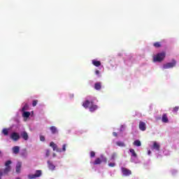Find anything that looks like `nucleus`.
I'll use <instances>...</instances> for the list:
<instances>
[{
	"label": "nucleus",
	"instance_id": "1a4fd4ad",
	"mask_svg": "<svg viewBox=\"0 0 179 179\" xmlns=\"http://www.w3.org/2000/svg\"><path fill=\"white\" fill-rule=\"evenodd\" d=\"M10 139H12L13 141L16 142V141H19V139H20V136L19 135V134H17L16 132H13L10 135Z\"/></svg>",
	"mask_w": 179,
	"mask_h": 179
},
{
	"label": "nucleus",
	"instance_id": "4be33fe9",
	"mask_svg": "<svg viewBox=\"0 0 179 179\" xmlns=\"http://www.w3.org/2000/svg\"><path fill=\"white\" fill-rule=\"evenodd\" d=\"M116 145L117 146H120V148L125 147V143H124V142H122V141H117V142H116Z\"/></svg>",
	"mask_w": 179,
	"mask_h": 179
},
{
	"label": "nucleus",
	"instance_id": "cd10ccee",
	"mask_svg": "<svg viewBox=\"0 0 179 179\" xmlns=\"http://www.w3.org/2000/svg\"><path fill=\"white\" fill-rule=\"evenodd\" d=\"M37 103H38V100H34L32 101V106L33 107H36L37 106Z\"/></svg>",
	"mask_w": 179,
	"mask_h": 179
},
{
	"label": "nucleus",
	"instance_id": "ea45409f",
	"mask_svg": "<svg viewBox=\"0 0 179 179\" xmlns=\"http://www.w3.org/2000/svg\"><path fill=\"white\" fill-rule=\"evenodd\" d=\"M120 131H122V129H120Z\"/></svg>",
	"mask_w": 179,
	"mask_h": 179
},
{
	"label": "nucleus",
	"instance_id": "4c0bfd02",
	"mask_svg": "<svg viewBox=\"0 0 179 179\" xmlns=\"http://www.w3.org/2000/svg\"><path fill=\"white\" fill-rule=\"evenodd\" d=\"M1 153H2V152L0 151V155H1Z\"/></svg>",
	"mask_w": 179,
	"mask_h": 179
},
{
	"label": "nucleus",
	"instance_id": "9b49d317",
	"mask_svg": "<svg viewBox=\"0 0 179 179\" xmlns=\"http://www.w3.org/2000/svg\"><path fill=\"white\" fill-rule=\"evenodd\" d=\"M21 137L22 139H24V141H29V134L27 131H22L21 133Z\"/></svg>",
	"mask_w": 179,
	"mask_h": 179
},
{
	"label": "nucleus",
	"instance_id": "4468645a",
	"mask_svg": "<svg viewBox=\"0 0 179 179\" xmlns=\"http://www.w3.org/2000/svg\"><path fill=\"white\" fill-rule=\"evenodd\" d=\"M48 166L50 170H55V165H54L53 163L51 162V161H48Z\"/></svg>",
	"mask_w": 179,
	"mask_h": 179
},
{
	"label": "nucleus",
	"instance_id": "5701e85b",
	"mask_svg": "<svg viewBox=\"0 0 179 179\" xmlns=\"http://www.w3.org/2000/svg\"><path fill=\"white\" fill-rule=\"evenodd\" d=\"M22 117H24V118H29V117H30V112L24 111Z\"/></svg>",
	"mask_w": 179,
	"mask_h": 179
},
{
	"label": "nucleus",
	"instance_id": "0eeeda50",
	"mask_svg": "<svg viewBox=\"0 0 179 179\" xmlns=\"http://www.w3.org/2000/svg\"><path fill=\"white\" fill-rule=\"evenodd\" d=\"M177 64V62L176 60L173 59L172 62L166 63L164 64L163 68L164 69H170V68H174Z\"/></svg>",
	"mask_w": 179,
	"mask_h": 179
},
{
	"label": "nucleus",
	"instance_id": "2f4dec72",
	"mask_svg": "<svg viewBox=\"0 0 179 179\" xmlns=\"http://www.w3.org/2000/svg\"><path fill=\"white\" fill-rule=\"evenodd\" d=\"M108 166L109 167H115V163H109Z\"/></svg>",
	"mask_w": 179,
	"mask_h": 179
},
{
	"label": "nucleus",
	"instance_id": "f257e3e1",
	"mask_svg": "<svg viewBox=\"0 0 179 179\" xmlns=\"http://www.w3.org/2000/svg\"><path fill=\"white\" fill-rule=\"evenodd\" d=\"M83 107L84 108H90V113H94L97 108H99V106L97 105H94V99H87L85 101L84 103H83Z\"/></svg>",
	"mask_w": 179,
	"mask_h": 179
},
{
	"label": "nucleus",
	"instance_id": "f3484780",
	"mask_svg": "<svg viewBox=\"0 0 179 179\" xmlns=\"http://www.w3.org/2000/svg\"><path fill=\"white\" fill-rule=\"evenodd\" d=\"M92 64L94 65V66H100V65H101V62L100 61L93 59Z\"/></svg>",
	"mask_w": 179,
	"mask_h": 179
},
{
	"label": "nucleus",
	"instance_id": "393cba45",
	"mask_svg": "<svg viewBox=\"0 0 179 179\" xmlns=\"http://www.w3.org/2000/svg\"><path fill=\"white\" fill-rule=\"evenodd\" d=\"M153 45L155 47V48H160V47H162L160 42H155Z\"/></svg>",
	"mask_w": 179,
	"mask_h": 179
},
{
	"label": "nucleus",
	"instance_id": "72a5a7b5",
	"mask_svg": "<svg viewBox=\"0 0 179 179\" xmlns=\"http://www.w3.org/2000/svg\"><path fill=\"white\" fill-rule=\"evenodd\" d=\"M113 136H115L116 138H117V136H118V134H117V132H115V131H114V132L113 133Z\"/></svg>",
	"mask_w": 179,
	"mask_h": 179
},
{
	"label": "nucleus",
	"instance_id": "bb28decb",
	"mask_svg": "<svg viewBox=\"0 0 179 179\" xmlns=\"http://www.w3.org/2000/svg\"><path fill=\"white\" fill-rule=\"evenodd\" d=\"M50 149H46L45 150V157H48L50 156Z\"/></svg>",
	"mask_w": 179,
	"mask_h": 179
},
{
	"label": "nucleus",
	"instance_id": "c9c22d12",
	"mask_svg": "<svg viewBox=\"0 0 179 179\" xmlns=\"http://www.w3.org/2000/svg\"><path fill=\"white\" fill-rule=\"evenodd\" d=\"M52 156H53V157H55V156H57V154L53 153Z\"/></svg>",
	"mask_w": 179,
	"mask_h": 179
},
{
	"label": "nucleus",
	"instance_id": "6e6552de",
	"mask_svg": "<svg viewBox=\"0 0 179 179\" xmlns=\"http://www.w3.org/2000/svg\"><path fill=\"white\" fill-rule=\"evenodd\" d=\"M121 171H122L124 177H128L129 176H131V174H132V171H131V170H129L125 167H122Z\"/></svg>",
	"mask_w": 179,
	"mask_h": 179
},
{
	"label": "nucleus",
	"instance_id": "9d476101",
	"mask_svg": "<svg viewBox=\"0 0 179 179\" xmlns=\"http://www.w3.org/2000/svg\"><path fill=\"white\" fill-rule=\"evenodd\" d=\"M139 129L141 131H146V123L145 122H140L138 125Z\"/></svg>",
	"mask_w": 179,
	"mask_h": 179
},
{
	"label": "nucleus",
	"instance_id": "e433bc0d",
	"mask_svg": "<svg viewBox=\"0 0 179 179\" xmlns=\"http://www.w3.org/2000/svg\"><path fill=\"white\" fill-rule=\"evenodd\" d=\"M148 155H150V150L148 151Z\"/></svg>",
	"mask_w": 179,
	"mask_h": 179
},
{
	"label": "nucleus",
	"instance_id": "423d86ee",
	"mask_svg": "<svg viewBox=\"0 0 179 179\" xmlns=\"http://www.w3.org/2000/svg\"><path fill=\"white\" fill-rule=\"evenodd\" d=\"M107 163V158L104 155H101L100 157H98L94 162V165L101 164V162Z\"/></svg>",
	"mask_w": 179,
	"mask_h": 179
},
{
	"label": "nucleus",
	"instance_id": "7ed1b4c3",
	"mask_svg": "<svg viewBox=\"0 0 179 179\" xmlns=\"http://www.w3.org/2000/svg\"><path fill=\"white\" fill-rule=\"evenodd\" d=\"M164 58H166V53L164 52L158 53L153 57L154 62H162Z\"/></svg>",
	"mask_w": 179,
	"mask_h": 179
},
{
	"label": "nucleus",
	"instance_id": "20e7f679",
	"mask_svg": "<svg viewBox=\"0 0 179 179\" xmlns=\"http://www.w3.org/2000/svg\"><path fill=\"white\" fill-rule=\"evenodd\" d=\"M10 164H12V161L8 160L6 162V168L3 169V174H8L10 173V171L12 170V166H10Z\"/></svg>",
	"mask_w": 179,
	"mask_h": 179
},
{
	"label": "nucleus",
	"instance_id": "f704fd0d",
	"mask_svg": "<svg viewBox=\"0 0 179 179\" xmlns=\"http://www.w3.org/2000/svg\"><path fill=\"white\" fill-rule=\"evenodd\" d=\"M96 75H100V71L99 70H96L95 71Z\"/></svg>",
	"mask_w": 179,
	"mask_h": 179
},
{
	"label": "nucleus",
	"instance_id": "2eb2a0df",
	"mask_svg": "<svg viewBox=\"0 0 179 179\" xmlns=\"http://www.w3.org/2000/svg\"><path fill=\"white\" fill-rule=\"evenodd\" d=\"M50 129L52 134H58V129L55 126L50 127Z\"/></svg>",
	"mask_w": 179,
	"mask_h": 179
},
{
	"label": "nucleus",
	"instance_id": "aec40b11",
	"mask_svg": "<svg viewBox=\"0 0 179 179\" xmlns=\"http://www.w3.org/2000/svg\"><path fill=\"white\" fill-rule=\"evenodd\" d=\"M130 153H131V156L132 157H138V155L136 154V152H135V150L131 148L129 150Z\"/></svg>",
	"mask_w": 179,
	"mask_h": 179
},
{
	"label": "nucleus",
	"instance_id": "a878e982",
	"mask_svg": "<svg viewBox=\"0 0 179 179\" xmlns=\"http://www.w3.org/2000/svg\"><path fill=\"white\" fill-rule=\"evenodd\" d=\"M27 110H29V105L27 103H25L24 107L22 109V110L24 112V111H26Z\"/></svg>",
	"mask_w": 179,
	"mask_h": 179
},
{
	"label": "nucleus",
	"instance_id": "7c9ffc66",
	"mask_svg": "<svg viewBox=\"0 0 179 179\" xmlns=\"http://www.w3.org/2000/svg\"><path fill=\"white\" fill-rule=\"evenodd\" d=\"M94 156H96V152H94V151H92L90 152V157H94Z\"/></svg>",
	"mask_w": 179,
	"mask_h": 179
},
{
	"label": "nucleus",
	"instance_id": "c85d7f7f",
	"mask_svg": "<svg viewBox=\"0 0 179 179\" xmlns=\"http://www.w3.org/2000/svg\"><path fill=\"white\" fill-rule=\"evenodd\" d=\"M179 110V106H176L173 109V113H177Z\"/></svg>",
	"mask_w": 179,
	"mask_h": 179
},
{
	"label": "nucleus",
	"instance_id": "dca6fc26",
	"mask_svg": "<svg viewBox=\"0 0 179 179\" xmlns=\"http://www.w3.org/2000/svg\"><path fill=\"white\" fill-rule=\"evenodd\" d=\"M20 150V148H19V146H14L13 148V152L15 155H17V153H19Z\"/></svg>",
	"mask_w": 179,
	"mask_h": 179
},
{
	"label": "nucleus",
	"instance_id": "f03ea898",
	"mask_svg": "<svg viewBox=\"0 0 179 179\" xmlns=\"http://www.w3.org/2000/svg\"><path fill=\"white\" fill-rule=\"evenodd\" d=\"M50 146L52 148V150L55 152H57L58 153H61L62 152H65L66 150V144H64L62 145V149H60L58 148V145L55 144L54 142H50Z\"/></svg>",
	"mask_w": 179,
	"mask_h": 179
},
{
	"label": "nucleus",
	"instance_id": "6ab92c4d",
	"mask_svg": "<svg viewBox=\"0 0 179 179\" xmlns=\"http://www.w3.org/2000/svg\"><path fill=\"white\" fill-rule=\"evenodd\" d=\"M153 149H155L156 150H160V145L157 144L156 141L153 143Z\"/></svg>",
	"mask_w": 179,
	"mask_h": 179
},
{
	"label": "nucleus",
	"instance_id": "412c9836",
	"mask_svg": "<svg viewBox=\"0 0 179 179\" xmlns=\"http://www.w3.org/2000/svg\"><path fill=\"white\" fill-rule=\"evenodd\" d=\"M133 145H134V146H141L142 143H141V141H139V140H136V141H134V142L133 143Z\"/></svg>",
	"mask_w": 179,
	"mask_h": 179
},
{
	"label": "nucleus",
	"instance_id": "a211bd4d",
	"mask_svg": "<svg viewBox=\"0 0 179 179\" xmlns=\"http://www.w3.org/2000/svg\"><path fill=\"white\" fill-rule=\"evenodd\" d=\"M94 89L96 90H100V89H101V83H96L94 85Z\"/></svg>",
	"mask_w": 179,
	"mask_h": 179
},
{
	"label": "nucleus",
	"instance_id": "f8f14e48",
	"mask_svg": "<svg viewBox=\"0 0 179 179\" xmlns=\"http://www.w3.org/2000/svg\"><path fill=\"white\" fill-rule=\"evenodd\" d=\"M162 122L165 123V124H167L169 122V117H167V114L166 113H164L162 115Z\"/></svg>",
	"mask_w": 179,
	"mask_h": 179
},
{
	"label": "nucleus",
	"instance_id": "39448f33",
	"mask_svg": "<svg viewBox=\"0 0 179 179\" xmlns=\"http://www.w3.org/2000/svg\"><path fill=\"white\" fill-rule=\"evenodd\" d=\"M42 175H43V171L36 170L35 174L28 175V178L29 179H36V178H38V177H41Z\"/></svg>",
	"mask_w": 179,
	"mask_h": 179
},
{
	"label": "nucleus",
	"instance_id": "473e14b6",
	"mask_svg": "<svg viewBox=\"0 0 179 179\" xmlns=\"http://www.w3.org/2000/svg\"><path fill=\"white\" fill-rule=\"evenodd\" d=\"M115 156H116L115 154H113L111 156V160H114L115 159Z\"/></svg>",
	"mask_w": 179,
	"mask_h": 179
},
{
	"label": "nucleus",
	"instance_id": "ddd939ff",
	"mask_svg": "<svg viewBox=\"0 0 179 179\" xmlns=\"http://www.w3.org/2000/svg\"><path fill=\"white\" fill-rule=\"evenodd\" d=\"M20 169H22V162H17L15 167V171L17 174L20 173Z\"/></svg>",
	"mask_w": 179,
	"mask_h": 179
},
{
	"label": "nucleus",
	"instance_id": "c756f323",
	"mask_svg": "<svg viewBox=\"0 0 179 179\" xmlns=\"http://www.w3.org/2000/svg\"><path fill=\"white\" fill-rule=\"evenodd\" d=\"M40 141L44 142V141H45V137H44V136H40Z\"/></svg>",
	"mask_w": 179,
	"mask_h": 179
},
{
	"label": "nucleus",
	"instance_id": "b1692460",
	"mask_svg": "<svg viewBox=\"0 0 179 179\" xmlns=\"http://www.w3.org/2000/svg\"><path fill=\"white\" fill-rule=\"evenodd\" d=\"M2 134H3L5 136H8V135H9V130L8 129H3L2 130Z\"/></svg>",
	"mask_w": 179,
	"mask_h": 179
},
{
	"label": "nucleus",
	"instance_id": "58836bf2",
	"mask_svg": "<svg viewBox=\"0 0 179 179\" xmlns=\"http://www.w3.org/2000/svg\"><path fill=\"white\" fill-rule=\"evenodd\" d=\"M122 128H124V126H122Z\"/></svg>",
	"mask_w": 179,
	"mask_h": 179
},
{
	"label": "nucleus",
	"instance_id": "a19ab883",
	"mask_svg": "<svg viewBox=\"0 0 179 179\" xmlns=\"http://www.w3.org/2000/svg\"><path fill=\"white\" fill-rule=\"evenodd\" d=\"M0 179H1V178H0Z\"/></svg>",
	"mask_w": 179,
	"mask_h": 179
}]
</instances>
